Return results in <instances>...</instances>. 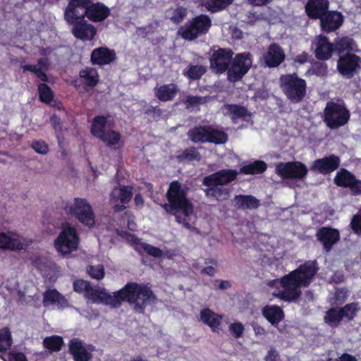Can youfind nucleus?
I'll use <instances>...</instances> for the list:
<instances>
[{
    "label": "nucleus",
    "instance_id": "1",
    "mask_svg": "<svg viewBox=\"0 0 361 361\" xmlns=\"http://www.w3.org/2000/svg\"><path fill=\"white\" fill-rule=\"evenodd\" d=\"M94 302H102L112 307H118L122 302L134 305L135 310L143 313L147 305L154 304L157 297L146 284L128 282L124 287L111 295L104 290L94 289L87 293Z\"/></svg>",
    "mask_w": 361,
    "mask_h": 361
},
{
    "label": "nucleus",
    "instance_id": "2",
    "mask_svg": "<svg viewBox=\"0 0 361 361\" xmlns=\"http://www.w3.org/2000/svg\"><path fill=\"white\" fill-rule=\"evenodd\" d=\"M316 260L307 261L296 269L281 279L283 290H279L275 295L286 302L297 300L301 295V287H307L318 271Z\"/></svg>",
    "mask_w": 361,
    "mask_h": 361
},
{
    "label": "nucleus",
    "instance_id": "3",
    "mask_svg": "<svg viewBox=\"0 0 361 361\" xmlns=\"http://www.w3.org/2000/svg\"><path fill=\"white\" fill-rule=\"evenodd\" d=\"M67 6L71 13L73 10L76 12L82 10L80 15L93 23L103 22L111 15V10L107 6L93 0H69Z\"/></svg>",
    "mask_w": 361,
    "mask_h": 361
},
{
    "label": "nucleus",
    "instance_id": "4",
    "mask_svg": "<svg viewBox=\"0 0 361 361\" xmlns=\"http://www.w3.org/2000/svg\"><path fill=\"white\" fill-rule=\"evenodd\" d=\"M279 87L286 99L293 104L304 100L307 94V82L299 77L298 73H286L280 75Z\"/></svg>",
    "mask_w": 361,
    "mask_h": 361
},
{
    "label": "nucleus",
    "instance_id": "5",
    "mask_svg": "<svg viewBox=\"0 0 361 361\" xmlns=\"http://www.w3.org/2000/svg\"><path fill=\"white\" fill-rule=\"evenodd\" d=\"M323 113V121L326 126L331 130L344 126L348 123L350 118V112L341 99L336 102H328Z\"/></svg>",
    "mask_w": 361,
    "mask_h": 361
},
{
    "label": "nucleus",
    "instance_id": "6",
    "mask_svg": "<svg viewBox=\"0 0 361 361\" xmlns=\"http://www.w3.org/2000/svg\"><path fill=\"white\" fill-rule=\"evenodd\" d=\"M62 209L65 214L77 219L81 224L92 228L95 224V216L92 207L85 198L75 197L73 204L62 202Z\"/></svg>",
    "mask_w": 361,
    "mask_h": 361
},
{
    "label": "nucleus",
    "instance_id": "7",
    "mask_svg": "<svg viewBox=\"0 0 361 361\" xmlns=\"http://www.w3.org/2000/svg\"><path fill=\"white\" fill-rule=\"evenodd\" d=\"M63 16L67 23L73 25L71 32L75 38L82 41H91L94 39L97 34V29L85 20V18L80 15V12L73 10L71 13L67 6Z\"/></svg>",
    "mask_w": 361,
    "mask_h": 361
},
{
    "label": "nucleus",
    "instance_id": "8",
    "mask_svg": "<svg viewBox=\"0 0 361 361\" xmlns=\"http://www.w3.org/2000/svg\"><path fill=\"white\" fill-rule=\"evenodd\" d=\"M106 116H96L92 119L90 126V133L93 137L101 140L106 147L116 149V146L121 140V135L119 132L114 130H106Z\"/></svg>",
    "mask_w": 361,
    "mask_h": 361
},
{
    "label": "nucleus",
    "instance_id": "9",
    "mask_svg": "<svg viewBox=\"0 0 361 361\" xmlns=\"http://www.w3.org/2000/svg\"><path fill=\"white\" fill-rule=\"evenodd\" d=\"M79 241L76 228L69 223H65L62 224L61 231L54 240V247L59 253L66 255L78 249Z\"/></svg>",
    "mask_w": 361,
    "mask_h": 361
},
{
    "label": "nucleus",
    "instance_id": "10",
    "mask_svg": "<svg viewBox=\"0 0 361 361\" xmlns=\"http://www.w3.org/2000/svg\"><path fill=\"white\" fill-rule=\"evenodd\" d=\"M252 66V56L250 52H243L235 54L229 63L226 70L227 80L235 83L240 81L248 73Z\"/></svg>",
    "mask_w": 361,
    "mask_h": 361
},
{
    "label": "nucleus",
    "instance_id": "11",
    "mask_svg": "<svg viewBox=\"0 0 361 361\" xmlns=\"http://www.w3.org/2000/svg\"><path fill=\"white\" fill-rule=\"evenodd\" d=\"M166 196L169 202L161 204V207L168 214L174 215L176 221L180 224V183L178 180L170 183Z\"/></svg>",
    "mask_w": 361,
    "mask_h": 361
},
{
    "label": "nucleus",
    "instance_id": "12",
    "mask_svg": "<svg viewBox=\"0 0 361 361\" xmlns=\"http://www.w3.org/2000/svg\"><path fill=\"white\" fill-rule=\"evenodd\" d=\"M307 172L306 165L300 161L281 162L276 166V173L283 179L301 180L306 177Z\"/></svg>",
    "mask_w": 361,
    "mask_h": 361
},
{
    "label": "nucleus",
    "instance_id": "13",
    "mask_svg": "<svg viewBox=\"0 0 361 361\" xmlns=\"http://www.w3.org/2000/svg\"><path fill=\"white\" fill-rule=\"evenodd\" d=\"M133 187L118 183L114 187L109 195L110 201L114 203L113 210L116 213L123 212L127 208V204L133 197Z\"/></svg>",
    "mask_w": 361,
    "mask_h": 361
},
{
    "label": "nucleus",
    "instance_id": "14",
    "mask_svg": "<svg viewBox=\"0 0 361 361\" xmlns=\"http://www.w3.org/2000/svg\"><path fill=\"white\" fill-rule=\"evenodd\" d=\"M233 54L231 49L218 48L214 50L209 58L211 71L218 75L224 73L229 68Z\"/></svg>",
    "mask_w": 361,
    "mask_h": 361
},
{
    "label": "nucleus",
    "instance_id": "15",
    "mask_svg": "<svg viewBox=\"0 0 361 361\" xmlns=\"http://www.w3.org/2000/svg\"><path fill=\"white\" fill-rule=\"evenodd\" d=\"M212 26V20L207 15L201 14L192 18L186 29L182 31V38L189 40L205 35Z\"/></svg>",
    "mask_w": 361,
    "mask_h": 361
},
{
    "label": "nucleus",
    "instance_id": "16",
    "mask_svg": "<svg viewBox=\"0 0 361 361\" xmlns=\"http://www.w3.org/2000/svg\"><path fill=\"white\" fill-rule=\"evenodd\" d=\"M68 353L73 361H92L95 347L86 344L78 338L71 339L68 344Z\"/></svg>",
    "mask_w": 361,
    "mask_h": 361
},
{
    "label": "nucleus",
    "instance_id": "17",
    "mask_svg": "<svg viewBox=\"0 0 361 361\" xmlns=\"http://www.w3.org/2000/svg\"><path fill=\"white\" fill-rule=\"evenodd\" d=\"M361 58L354 54L347 53L337 61V69L343 77L350 79L360 69Z\"/></svg>",
    "mask_w": 361,
    "mask_h": 361
},
{
    "label": "nucleus",
    "instance_id": "18",
    "mask_svg": "<svg viewBox=\"0 0 361 361\" xmlns=\"http://www.w3.org/2000/svg\"><path fill=\"white\" fill-rule=\"evenodd\" d=\"M334 183L338 187L349 188L353 195H361V180L357 179L355 176L346 169H341L337 172Z\"/></svg>",
    "mask_w": 361,
    "mask_h": 361
},
{
    "label": "nucleus",
    "instance_id": "19",
    "mask_svg": "<svg viewBox=\"0 0 361 361\" xmlns=\"http://www.w3.org/2000/svg\"><path fill=\"white\" fill-rule=\"evenodd\" d=\"M238 172L234 169H221L206 176L202 180L204 186H220L227 185L237 178Z\"/></svg>",
    "mask_w": 361,
    "mask_h": 361
},
{
    "label": "nucleus",
    "instance_id": "20",
    "mask_svg": "<svg viewBox=\"0 0 361 361\" xmlns=\"http://www.w3.org/2000/svg\"><path fill=\"white\" fill-rule=\"evenodd\" d=\"M316 238L323 245L324 250L326 252H329L334 245L340 240L341 236L337 229L323 226L317 231Z\"/></svg>",
    "mask_w": 361,
    "mask_h": 361
},
{
    "label": "nucleus",
    "instance_id": "21",
    "mask_svg": "<svg viewBox=\"0 0 361 361\" xmlns=\"http://www.w3.org/2000/svg\"><path fill=\"white\" fill-rule=\"evenodd\" d=\"M341 159L336 154H330L314 161L311 169L323 175L330 174L340 166Z\"/></svg>",
    "mask_w": 361,
    "mask_h": 361
},
{
    "label": "nucleus",
    "instance_id": "22",
    "mask_svg": "<svg viewBox=\"0 0 361 361\" xmlns=\"http://www.w3.org/2000/svg\"><path fill=\"white\" fill-rule=\"evenodd\" d=\"M319 20L321 30L330 33L341 27L343 23V16L339 11H328Z\"/></svg>",
    "mask_w": 361,
    "mask_h": 361
},
{
    "label": "nucleus",
    "instance_id": "23",
    "mask_svg": "<svg viewBox=\"0 0 361 361\" xmlns=\"http://www.w3.org/2000/svg\"><path fill=\"white\" fill-rule=\"evenodd\" d=\"M116 59V54L114 49L106 47H100L94 49L91 53L90 61L93 65L104 66L109 65Z\"/></svg>",
    "mask_w": 361,
    "mask_h": 361
},
{
    "label": "nucleus",
    "instance_id": "24",
    "mask_svg": "<svg viewBox=\"0 0 361 361\" xmlns=\"http://www.w3.org/2000/svg\"><path fill=\"white\" fill-rule=\"evenodd\" d=\"M285 59L286 54L283 49L276 43L271 44L264 55V63L268 68L278 67Z\"/></svg>",
    "mask_w": 361,
    "mask_h": 361
},
{
    "label": "nucleus",
    "instance_id": "25",
    "mask_svg": "<svg viewBox=\"0 0 361 361\" xmlns=\"http://www.w3.org/2000/svg\"><path fill=\"white\" fill-rule=\"evenodd\" d=\"M315 57L320 61L329 59L334 51V44L331 43L327 37L320 35L315 39Z\"/></svg>",
    "mask_w": 361,
    "mask_h": 361
},
{
    "label": "nucleus",
    "instance_id": "26",
    "mask_svg": "<svg viewBox=\"0 0 361 361\" xmlns=\"http://www.w3.org/2000/svg\"><path fill=\"white\" fill-rule=\"evenodd\" d=\"M329 8V0H308L305 6L307 16L312 20L320 19Z\"/></svg>",
    "mask_w": 361,
    "mask_h": 361
},
{
    "label": "nucleus",
    "instance_id": "27",
    "mask_svg": "<svg viewBox=\"0 0 361 361\" xmlns=\"http://www.w3.org/2000/svg\"><path fill=\"white\" fill-rule=\"evenodd\" d=\"M223 316L219 314L209 307L203 308L200 312V320L210 327L213 332L218 333L221 329Z\"/></svg>",
    "mask_w": 361,
    "mask_h": 361
},
{
    "label": "nucleus",
    "instance_id": "28",
    "mask_svg": "<svg viewBox=\"0 0 361 361\" xmlns=\"http://www.w3.org/2000/svg\"><path fill=\"white\" fill-rule=\"evenodd\" d=\"M233 202L235 207L240 210H255L261 206L260 200L252 195H236Z\"/></svg>",
    "mask_w": 361,
    "mask_h": 361
},
{
    "label": "nucleus",
    "instance_id": "29",
    "mask_svg": "<svg viewBox=\"0 0 361 361\" xmlns=\"http://www.w3.org/2000/svg\"><path fill=\"white\" fill-rule=\"evenodd\" d=\"M43 305H56L59 309H65L68 307V301L64 295L56 289H49L43 293Z\"/></svg>",
    "mask_w": 361,
    "mask_h": 361
},
{
    "label": "nucleus",
    "instance_id": "30",
    "mask_svg": "<svg viewBox=\"0 0 361 361\" xmlns=\"http://www.w3.org/2000/svg\"><path fill=\"white\" fill-rule=\"evenodd\" d=\"M23 243L18 235H10L0 232V248L6 250L20 251L23 249Z\"/></svg>",
    "mask_w": 361,
    "mask_h": 361
},
{
    "label": "nucleus",
    "instance_id": "31",
    "mask_svg": "<svg viewBox=\"0 0 361 361\" xmlns=\"http://www.w3.org/2000/svg\"><path fill=\"white\" fill-rule=\"evenodd\" d=\"M262 314L274 326H277L285 317L283 310L278 305L264 306Z\"/></svg>",
    "mask_w": 361,
    "mask_h": 361
},
{
    "label": "nucleus",
    "instance_id": "32",
    "mask_svg": "<svg viewBox=\"0 0 361 361\" xmlns=\"http://www.w3.org/2000/svg\"><path fill=\"white\" fill-rule=\"evenodd\" d=\"M193 208L192 203L187 199L186 193L182 189V215L188 218V220L182 219V224L188 228H190L197 219V216L193 214Z\"/></svg>",
    "mask_w": 361,
    "mask_h": 361
},
{
    "label": "nucleus",
    "instance_id": "33",
    "mask_svg": "<svg viewBox=\"0 0 361 361\" xmlns=\"http://www.w3.org/2000/svg\"><path fill=\"white\" fill-rule=\"evenodd\" d=\"M177 92V86L173 83L163 85L154 88L155 96L161 102L172 100Z\"/></svg>",
    "mask_w": 361,
    "mask_h": 361
},
{
    "label": "nucleus",
    "instance_id": "34",
    "mask_svg": "<svg viewBox=\"0 0 361 361\" xmlns=\"http://www.w3.org/2000/svg\"><path fill=\"white\" fill-rule=\"evenodd\" d=\"M334 51L338 54L346 51H357V46L355 40L350 37L345 36L336 39L334 43Z\"/></svg>",
    "mask_w": 361,
    "mask_h": 361
},
{
    "label": "nucleus",
    "instance_id": "35",
    "mask_svg": "<svg viewBox=\"0 0 361 361\" xmlns=\"http://www.w3.org/2000/svg\"><path fill=\"white\" fill-rule=\"evenodd\" d=\"M79 76L85 80V85L88 87H95L99 80L97 71L91 67L82 68L79 72Z\"/></svg>",
    "mask_w": 361,
    "mask_h": 361
},
{
    "label": "nucleus",
    "instance_id": "36",
    "mask_svg": "<svg viewBox=\"0 0 361 361\" xmlns=\"http://www.w3.org/2000/svg\"><path fill=\"white\" fill-rule=\"evenodd\" d=\"M342 320L341 312L338 307L329 308L324 317V322L332 328L338 326Z\"/></svg>",
    "mask_w": 361,
    "mask_h": 361
},
{
    "label": "nucleus",
    "instance_id": "37",
    "mask_svg": "<svg viewBox=\"0 0 361 361\" xmlns=\"http://www.w3.org/2000/svg\"><path fill=\"white\" fill-rule=\"evenodd\" d=\"M207 130H209V126H195L189 130L188 137L193 142L205 143L207 140Z\"/></svg>",
    "mask_w": 361,
    "mask_h": 361
},
{
    "label": "nucleus",
    "instance_id": "38",
    "mask_svg": "<svg viewBox=\"0 0 361 361\" xmlns=\"http://www.w3.org/2000/svg\"><path fill=\"white\" fill-rule=\"evenodd\" d=\"M204 192L207 197H214L219 202L226 200L229 196L228 189L219 186H207Z\"/></svg>",
    "mask_w": 361,
    "mask_h": 361
},
{
    "label": "nucleus",
    "instance_id": "39",
    "mask_svg": "<svg viewBox=\"0 0 361 361\" xmlns=\"http://www.w3.org/2000/svg\"><path fill=\"white\" fill-rule=\"evenodd\" d=\"M267 168V164L264 161L257 160L254 162L243 166L240 169V173L245 175H255L262 173Z\"/></svg>",
    "mask_w": 361,
    "mask_h": 361
},
{
    "label": "nucleus",
    "instance_id": "40",
    "mask_svg": "<svg viewBox=\"0 0 361 361\" xmlns=\"http://www.w3.org/2000/svg\"><path fill=\"white\" fill-rule=\"evenodd\" d=\"M43 345L51 352H59L64 345L63 339L58 335L47 336L43 340Z\"/></svg>",
    "mask_w": 361,
    "mask_h": 361
},
{
    "label": "nucleus",
    "instance_id": "41",
    "mask_svg": "<svg viewBox=\"0 0 361 361\" xmlns=\"http://www.w3.org/2000/svg\"><path fill=\"white\" fill-rule=\"evenodd\" d=\"M207 142L219 145L224 144L228 140V135L225 132L214 129L211 126H209V130H207Z\"/></svg>",
    "mask_w": 361,
    "mask_h": 361
},
{
    "label": "nucleus",
    "instance_id": "42",
    "mask_svg": "<svg viewBox=\"0 0 361 361\" xmlns=\"http://www.w3.org/2000/svg\"><path fill=\"white\" fill-rule=\"evenodd\" d=\"M225 109L227 110V113L231 116L233 121L244 118L249 115L247 109L239 104H226Z\"/></svg>",
    "mask_w": 361,
    "mask_h": 361
},
{
    "label": "nucleus",
    "instance_id": "43",
    "mask_svg": "<svg viewBox=\"0 0 361 361\" xmlns=\"http://www.w3.org/2000/svg\"><path fill=\"white\" fill-rule=\"evenodd\" d=\"M13 339L11 332L8 327L0 329V353L7 351L11 347Z\"/></svg>",
    "mask_w": 361,
    "mask_h": 361
},
{
    "label": "nucleus",
    "instance_id": "44",
    "mask_svg": "<svg viewBox=\"0 0 361 361\" xmlns=\"http://www.w3.org/2000/svg\"><path fill=\"white\" fill-rule=\"evenodd\" d=\"M360 308L358 302H351L340 307L342 319H346L348 321H352L356 317Z\"/></svg>",
    "mask_w": 361,
    "mask_h": 361
},
{
    "label": "nucleus",
    "instance_id": "45",
    "mask_svg": "<svg viewBox=\"0 0 361 361\" xmlns=\"http://www.w3.org/2000/svg\"><path fill=\"white\" fill-rule=\"evenodd\" d=\"M39 100L44 104H49L54 98V92L51 87L46 83L38 85Z\"/></svg>",
    "mask_w": 361,
    "mask_h": 361
},
{
    "label": "nucleus",
    "instance_id": "46",
    "mask_svg": "<svg viewBox=\"0 0 361 361\" xmlns=\"http://www.w3.org/2000/svg\"><path fill=\"white\" fill-rule=\"evenodd\" d=\"M136 240L137 242H135V243L137 245V249L141 248L148 255L152 256L153 257H161L163 256V251L160 248L153 246L147 243L140 242L139 239Z\"/></svg>",
    "mask_w": 361,
    "mask_h": 361
},
{
    "label": "nucleus",
    "instance_id": "47",
    "mask_svg": "<svg viewBox=\"0 0 361 361\" xmlns=\"http://www.w3.org/2000/svg\"><path fill=\"white\" fill-rule=\"evenodd\" d=\"M307 73L319 77H324L327 75L328 66L324 62L315 61L311 65L310 68L307 71Z\"/></svg>",
    "mask_w": 361,
    "mask_h": 361
},
{
    "label": "nucleus",
    "instance_id": "48",
    "mask_svg": "<svg viewBox=\"0 0 361 361\" xmlns=\"http://www.w3.org/2000/svg\"><path fill=\"white\" fill-rule=\"evenodd\" d=\"M233 1V0H211L207 4V8L212 12H217L227 8Z\"/></svg>",
    "mask_w": 361,
    "mask_h": 361
},
{
    "label": "nucleus",
    "instance_id": "49",
    "mask_svg": "<svg viewBox=\"0 0 361 361\" xmlns=\"http://www.w3.org/2000/svg\"><path fill=\"white\" fill-rule=\"evenodd\" d=\"M87 270L88 274L92 279L99 281L104 277L105 271L102 264L90 265Z\"/></svg>",
    "mask_w": 361,
    "mask_h": 361
},
{
    "label": "nucleus",
    "instance_id": "50",
    "mask_svg": "<svg viewBox=\"0 0 361 361\" xmlns=\"http://www.w3.org/2000/svg\"><path fill=\"white\" fill-rule=\"evenodd\" d=\"M182 159H185L189 161H200L201 155L195 147H191L182 151Z\"/></svg>",
    "mask_w": 361,
    "mask_h": 361
},
{
    "label": "nucleus",
    "instance_id": "51",
    "mask_svg": "<svg viewBox=\"0 0 361 361\" xmlns=\"http://www.w3.org/2000/svg\"><path fill=\"white\" fill-rule=\"evenodd\" d=\"M228 331L233 338H239L243 335L245 326L240 322H234L228 326Z\"/></svg>",
    "mask_w": 361,
    "mask_h": 361
},
{
    "label": "nucleus",
    "instance_id": "52",
    "mask_svg": "<svg viewBox=\"0 0 361 361\" xmlns=\"http://www.w3.org/2000/svg\"><path fill=\"white\" fill-rule=\"evenodd\" d=\"M73 286L74 291L78 293H81L83 291H85L87 293H90V290H92L90 283L83 279L75 280L73 282Z\"/></svg>",
    "mask_w": 361,
    "mask_h": 361
},
{
    "label": "nucleus",
    "instance_id": "53",
    "mask_svg": "<svg viewBox=\"0 0 361 361\" xmlns=\"http://www.w3.org/2000/svg\"><path fill=\"white\" fill-rule=\"evenodd\" d=\"M205 73V68L202 66H192L188 71V75L190 79L198 80Z\"/></svg>",
    "mask_w": 361,
    "mask_h": 361
},
{
    "label": "nucleus",
    "instance_id": "54",
    "mask_svg": "<svg viewBox=\"0 0 361 361\" xmlns=\"http://www.w3.org/2000/svg\"><path fill=\"white\" fill-rule=\"evenodd\" d=\"M350 226L354 233L361 236V214L357 213L353 216Z\"/></svg>",
    "mask_w": 361,
    "mask_h": 361
},
{
    "label": "nucleus",
    "instance_id": "55",
    "mask_svg": "<svg viewBox=\"0 0 361 361\" xmlns=\"http://www.w3.org/2000/svg\"><path fill=\"white\" fill-rule=\"evenodd\" d=\"M188 108H195L204 102V97L200 96L189 95L186 97L185 101H183Z\"/></svg>",
    "mask_w": 361,
    "mask_h": 361
},
{
    "label": "nucleus",
    "instance_id": "56",
    "mask_svg": "<svg viewBox=\"0 0 361 361\" xmlns=\"http://www.w3.org/2000/svg\"><path fill=\"white\" fill-rule=\"evenodd\" d=\"M31 147L36 152L42 154H45L49 151L48 145L43 140L33 141Z\"/></svg>",
    "mask_w": 361,
    "mask_h": 361
},
{
    "label": "nucleus",
    "instance_id": "57",
    "mask_svg": "<svg viewBox=\"0 0 361 361\" xmlns=\"http://www.w3.org/2000/svg\"><path fill=\"white\" fill-rule=\"evenodd\" d=\"M4 361H7L1 357ZM8 361H28L25 355L21 352L11 351L8 355Z\"/></svg>",
    "mask_w": 361,
    "mask_h": 361
},
{
    "label": "nucleus",
    "instance_id": "58",
    "mask_svg": "<svg viewBox=\"0 0 361 361\" xmlns=\"http://www.w3.org/2000/svg\"><path fill=\"white\" fill-rule=\"evenodd\" d=\"M50 122L55 131H61L63 128V122L61 118L54 114L50 118Z\"/></svg>",
    "mask_w": 361,
    "mask_h": 361
},
{
    "label": "nucleus",
    "instance_id": "59",
    "mask_svg": "<svg viewBox=\"0 0 361 361\" xmlns=\"http://www.w3.org/2000/svg\"><path fill=\"white\" fill-rule=\"evenodd\" d=\"M279 358V352L274 348L271 347L264 357V361H277Z\"/></svg>",
    "mask_w": 361,
    "mask_h": 361
},
{
    "label": "nucleus",
    "instance_id": "60",
    "mask_svg": "<svg viewBox=\"0 0 361 361\" xmlns=\"http://www.w3.org/2000/svg\"><path fill=\"white\" fill-rule=\"evenodd\" d=\"M251 326L256 336H266L267 334L266 329L257 322H252Z\"/></svg>",
    "mask_w": 361,
    "mask_h": 361
},
{
    "label": "nucleus",
    "instance_id": "61",
    "mask_svg": "<svg viewBox=\"0 0 361 361\" xmlns=\"http://www.w3.org/2000/svg\"><path fill=\"white\" fill-rule=\"evenodd\" d=\"M145 114L149 116L154 115L160 116L161 114V110L157 106H149L147 109H145Z\"/></svg>",
    "mask_w": 361,
    "mask_h": 361
},
{
    "label": "nucleus",
    "instance_id": "62",
    "mask_svg": "<svg viewBox=\"0 0 361 361\" xmlns=\"http://www.w3.org/2000/svg\"><path fill=\"white\" fill-rule=\"evenodd\" d=\"M201 274H206V275H208L209 276H214V274H216V269L212 267V266H207L206 267H204L202 270H201Z\"/></svg>",
    "mask_w": 361,
    "mask_h": 361
},
{
    "label": "nucleus",
    "instance_id": "63",
    "mask_svg": "<svg viewBox=\"0 0 361 361\" xmlns=\"http://www.w3.org/2000/svg\"><path fill=\"white\" fill-rule=\"evenodd\" d=\"M308 54L305 51H303L302 54H298L296 56L295 59V61L297 62V63H299L300 64H303L305 63V62H307V59H308Z\"/></svg>",
    "mask_w": 361,
    "mask_h": 361
},
{
    "label": "nucleus",
    "instance_id": "64",
    "mask_svg": "<svg viewBox=\"0 0 361 361\" xmlns=\"http://www.w3.org/2000/svg\"><path fill=\"white\" fill-rule=\"evenodd\" d=\"M336 361H357V359L352 355L348 353L342 354Z\"/></svg>",
    "mask_w": 361,
    "mask_h": 361
}]
</instances>
